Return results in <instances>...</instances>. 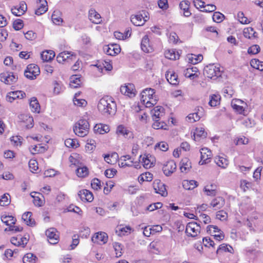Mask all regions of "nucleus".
Listing matches in <instances>:
<instances>
[{
	"label": "nucleus",
	"mask_w": 263,
	"mask_h": 263,
	"mask_svg": "<svg viewBox=\"0 0 263 263\" xmlns=\"http://www.w3.org/2000/svg\"><path fill=\"white\" fill-rule=\"evenodd\" d=\"M98 109L102 115L108 116L115 113L116 104L112 98L107 96L100 100Z\"/></svg>",
	"instance_id": "f257e3e1"
},
{
	"label": "nucleus",
	"mask_w": 263,
	"mask_h": 263,
	"mask_svg": "<svg viewBox=\"0 0 263 263\" xmlns=\"http://www.w3.org/2000/svg\"><path fill=\"white\" fill-rule=\"evenodd\" d=\"M158 98L154 89L147 88L141 93V101L146 107H150L157 103Z\"/></svg>",
	"instance_id": "f03ea898"
},
{
	"label": "nucleus",
	"mask_w": 263,
	"mask_h": 263,
	"mask_svg": "<svg viewBox=\"0 0 263 263\" xmlns=\"http://www.w3.org/2000/svg\"><path fill=\"white\" fill-rule=\"evenodd\" d=\"M89 124L85 119H80L76 122L73 127L75 134L80 137H84L89 133Z\"/></svg>",
	"instance_id": "7ed1b4c3"
},
{
	"label": "nucleus",
	"mask_w": 263,
	"mask_h": 263,
	"mask_svg": "<svg viewBox=\"0 0 263 263\" xmlns=\"http://www.w3.org/2000/svg\"><path fill=\"white\" fill-rule=\"evenodd\" d=\"M203 74L209 78L215 80L221 76L220 67L215 64H209L204 67Z\"/></svg>",
	"instance_id": "20e7f679"
},
{
	"label": "nucleus",
	"mask_w": 263,
	"mask_h": 263,
	"mask_svg": "<svg viewBox=\"0 0 263 263\" xmlns=\"http://www.w3.org/2000/svg\"><path fill=\"white\" fill-rule=\"evenodd\" d=\"M231 106L239 114L246 115L248 105L242 100L238 99H233L231 102Z\"/></svg>",
	"instance_id": "39448f33"
},
{
	"label": "nucleus",
	"mask_w": 263,
	"mask_h": 263,
	"mask_svg": "<svg viewBox=\"0 0 263 263\" xmlns=\"http://www.w3.org/2000/svg\"><path fill=\"white\" fill-rule=\"evenodd\" d=\"M200 226L195 222H189L186 227L185 233L189 236L195 237L200 232Z\"/></svg>",
	"instance_id": "423d86ee"
},
{
	"label": "nucleus",
	"mask_w": 263,
	"mask_h": 263,
	"mask_svg": "<svg viewBox=\"0 0 263 263\" xmlns=\"http://www.w3.org/2000/svg\"><path fill=\"white\" fill-rule=\"evenodd\" d=\"M17 76L13 72H5L0 74L1 81L7 85H11L16 82Z\"/></svg>",
	"instance_id": "0eeeda50"
},
{
	"label": "nucleus",
	"mask_w": 263,
	"mask_h": 263,
	"mask_svg": "<svg viewBox=\"0 0 263 263\" xmlns=\"http://www.w3.org/2000/svg\"><path fill=\"white\" fill-rule=\"evenodd\" d=\"M46 235L48 238L49 242L51 244H56L58 242L59 235L55 228H51L46 231Z\"/></svg>",
	"instance_id": "6e6552de"
},
{
	"label": "nucleus",
	"mask_w": 263,
	"mask_h": 263,
	"mask_svg": "<svg viewBox=\"0 0 263 263\" xmlns=\"http://www.w3.org/2000/svg\"><path fill=\"white\" fill-rule=\"evenodd\" d=\"M120 91L121 93L124 95L128 96L129 97H133L135 95L136 90L133 84L128 83L127 84H125L121 86Z\"/></svg>",
	"instance_id": "1a4fd4ad"
},
{
	"label": "nucleus",
	"mask_w": 263,
	"mask_h": 263,
	"mask_svg": "<svg viewBox=\"0 0 263 263\" xmlns=\"http://www.w3.org/2000/svg\"><path fill=\"white\" fill-rule=\"evenodd\" d=\"M203 111L204 109L202 107H198L197 108L195 109V112L188 115L187 117L188 120L191 123L199 121L203 116Z\"/></svg>",
	"instance_id": "9d476101"
},
{
	"label": "nucleus",
	"mask_w": 263,
	"mask_h": 263,
	"mask_svg": "<svg viewBox=\"0 0 263 263\" xmlns=\"http://www.w3.org/2000/svg\"><path fill=\"white\" fill-rule=\"evenodd\" d=\"M201 160L199 163L201 165L208 163L212 156V152L208 148L204 147L200 149Z\"/></svg>",
	"instance_id": "9b49d317"
},
{
	"label": "nucleus",
	"mask_w": 263,
	"mask_h": 263,
	"mask_svg": "<svg viewBox=\"0 0 263 263\" xmlns=\"http://www.w3.org/2000/svg\"><path fill=\"white\" fill-rule=\"evenodd\" d=\"M176 169V164L174 160L168 161L164 164L162 170L166 176H170Z\"/></svg>",
	"instance_id": "f8f14e48"
},
{
	"label": "nucleus",
	"mask_w": 263,
	"mask_h": 263,
	"mask_svg": "<svg viewBox=\"0 0 263 263\" xmlns=\"http://www.w3.org/2000/svg\"><path fill=\"white\" fill-rule=\"evenodd\" d=\"M25 97L26 93L24 91L20 90L14 91L7 93L6 100L11 103L16 99H23Z\"/></svg>",
	"instance_id": "ddd939ff"
},
{
	"label": "nucleus",
	"mask_w": 263,
	"mask_h": 263,
	"mask_svg": "<svg viewBox=\"0 0 263 263\" xmlns=\"http://www.w3.org/2000/svg\"><path fill=\"white\" fill-rule=\"evenodd\" d=\"M27 9L25 2H21L19 5L11 8L12 13L16 16H21L25 13Z\"/></svg>",
	"instance_id": "4468645a"
},
{
	"label": "nucleus",
	"mask_w": 263,
	"mask_h": 263,
	"mask_svg": "<svg viewBox=\"0 0 263 263\" xmlns=\"http://www.w3.org/2000/svg\"><path fill=\"white\" fill-rule=\"evenodd\" d=\"M108 240V236L105 232H98L91 238V240L94 243L98 244H104Z\"/></svg>",
	"instance_id": "2eb2a0df"
},
{
	"label": "nucleus",
	"mask_w": 263,
	"mask_h": 263,
	"mask_svg": "<svg viewBox=\"0 0 263 263\" xmlns=\"http://www.w3.org/2000/svg\"><path fill=\"white\" fill-rule=\"evenodd\" d=\"M153 120L162 119L165 115L164 109L160 106L154 107L151 111Z\"/></svg>",
	"instance_id": "dca6fc26"
},
{
	"label": "nucleus",
	"mask_w": 263,
	"mask_h": 263,
	"mask_svg": "<svg viewBox=\"0 0 263 263\" xmlns=\"http://www.w3.org/2000/svg\"><path fill=\"white\" fill-rule=\"evenodd\" d=\"M104 52L109 55L115 56L120 52V46L117 44H111L104 47Z\"/></svg>",
	"instance_id": "f3484780"
},
{
	"label": "nucleus",
	"mask_w": 263,
	"mask_h": 263,
	"mask_svg": "<svg viewBox=\"0 0 263 263\" xmlns=\"http://www.w3.org/2000/svg\"><path fill=\"white\" fill-rule=\"evenodd\" d=\"M78 196L80 197L82 201L91 202L93 199L92 193L87 190H82L79 191Z\"/></svg>",
	"instance_id": "a211bd4d"
},
{
	"label": "nucleus",
	"mask_w": 263,
	"mask_h": 263,
	"mask_svg": "<svg viewBox=\"0 0 263 263\" xmlns=\"http://www.w3.org/2000/svg\"><path fill=\"white\" fill-rule=\"evenodd\" d=\"M141 49L145 52H151L153 50V47L149 44V40L147 35H144L141 43Z\"/></svg>",
	"instance_id": "6ab92c4d"
},
{
	"label": "nucleus",
	"mask_w": 263,
	"mask_h": 263,
	"mask_svg": "<svg viewBox=\"0 0 263 263\" xmlns=\"http://www.w3.org/2000/svg\"><path fill=\"white\" fill-rule=\"evenodd\" d=\"M154 188L156 193L159 194L164 197L167 196V192L165 186L163 183L160 182V181H158L157 183L155 182Z\"/></svg>",
	"instance_id": "aec40b11"
},
{
	"label": "nucleus",
	"mask_w": 263,
	"mask_h": 263,
	"mask_svg": "<svg viewBox=\"0 0 263 263\" xmlns=\"http://www.w3.org/2000/svg\"><path fill=\"white\" fill-rule=\"evenodd\" d=\"M89 18L92 23L96 24H100L102 22L101 15L95 9H90L89 11Z\"/></svg>",
	"instance_id": "412c9836"
},
{
	"label": "nucleus",
	"mask_w": 263,
	"mask_h": 263,
	"mask_svg": "<svg viewBox=\"0 0 263 263\" xmlns=\"http://www.w3.org/2000/svg\"><path fill=\"white\" fill-rule=\"evenodd\" d=\"M130 21L135 26H140L143 25L146 21L141 14H137L131 16Z\"/></svg>",
	"instance_id": "4be33fe9"
},
{
	"label": "nucleus",
	"mask_w": 263,
	"mask_h": 263,
	"mask_svg": "<svg viewBox=\"0 0 263 263\" xmlns=\"http://www.w3.org/2000/svg\"><path fill=\"white\" fill-rule=\"evenodd\" d=\"M225 203L224 199L221 197H218L213 199L210 203L214 210H217L221 209Z\"/></svg>",
	"instance_id": "5701e85b"
},
{
	"label": "nucleus",
	"mask_w": 263,
	"mask_h": 263,
	"mask_svg": "<svg viewBox=\"0 0 263 263\" xmlns=\"http://www.w3.org/2000/svg\"><path fill=\"white\" fill-rule=\"evenodd\" d=\"M191 168V162L187 158H184L180 162V170L182 173H187Z\"/></svg>",
	"instance_id": "b1692460"
},
{
	"label": "nucleus",
	"mask_w": 263,
	"mask_h": 263,
	"mask_svg": "<svg viewBox=\"0 0 263 263\" xmlns=\"http://www.w3.org/2000/svg\"><path fill=\"white\" fill-rule=\"evenodd\" d=\"M165 77L167 81L172 85H176L179 83L178 76L173 71H167Z\"/></svg>",
	"instance_id": "393cba45"
},
{
	"label": "nucleus",
	"mask_w": 263,
	"mask_h": 263,
	"mask_svg": "<svg viewBox=\"0 0 263 263\" xmlns=\"http://www.w3.org/2000/svg\"><path fill=\"white\" fill-rule=\"evenodd\" d=\"M206 133L202 127H197L194 133V138L195 141H199L200 139L206 138Z\"/></svg>",
	"instance_id": "a878e982"
},
{
	"label": "nucleus",
	"mask_w": 263,
	"mask_h": 263,
	"mask_svg": "<svg viewBox=\"0 0 263 263\" xmlns=\"http://www.w3.org/2000/svg\"><path fill=\"white\" fill-rule=\"evenodd\" d=\"M73 57H75V55H74L73 54L69 52L66 51H63L61 53H60L57 57V60L58 63H62L63 62L65 61L66 60L69 59L71 58L72 59Z\"/></svg>",
	"instance_id": "bb28decb"
},
{
	"label": "nucleus",
	"mask_w": 263,
	"mask_h": 263,
	"mask_svg": "<svg viewBox=\"0 0 263 263\" xmlns=\"http://www.w3.org/2000/svg\"><path fill=\"white\" fill-rule=\"evenodd\" d=\"M55 56V53L52 50H46L41 53V57L43 61L48 62L53 59Z\"/></svg>",
	"instance_id": "cd10ccee"
},
{
	"label": "nucleus",
	"mask_w": 263,
	"mask_h": 263,
	"mask_svg": "<svg viewBox=\"0 0 263 263\" xmlns=\"http://www.w3.org/2000/svg\"><path fill=\"white\" fill-rule=\"evenodd\" d=\"M31 216L32 213L30 212H26L22 215V219L28 226H33L35 225V221L31 218Z\"/></svg>",
	"instance_id": "c85d7f7f"
},
{
	"label": "nucleus",
	"mask_w": 263,
	"mask_h": 263,
	"mask_svg": "<svg viewBox=\"0 0 263 263\" xmlns=\"http://www.w3.org/2000/svg\"><path fill=\"white\" fill-rule=\"evenodd\" d=\"M30 107L33 112L39 113L40 111V105L35 97L31 98L30 101Z\"/></svg>",
	"instance_id": "c756f323"
},
{
	"label": "nucleus",
	"mask_w": 263,
	"mask_h": 263,
	"mask_svg": "<svg viewBox=\"0 0 263 263\" xmlns=\"http://www.w3.org/2000/svg\"><path fill=\"white\" fill-rule=\"evenodd\" d=\"M165 57L170 60H176L179 59L180 55L178 51H176L174 49H169L165 52Z\"/></svg>",
	"instance_id": "7c9ffc66"
},
{
	"label": "nucleus",
	"mask_w": 263,
	"mask_h": 263,
	"mask_svg": "<svg viewBox=\"0 0 263 263\" xmlns=\"http://www.w3.org/2000/svg\"><path fill=\"white\" fill-rule=\"evenodd\" d=\"M94 130L96 133L100 134H103L109 131V126L102 124H96L94 127Z\"/></svg>",
	"instance_id": "2f4dec72"
},
{
	"label": "nucleus",
	"mask_w": 263,
	"mask_h": 263,
	"mask_svg": "<svg viewBox=\"0 0 263 263\" xmlns=\"http://www.w3.org/2000/svg\"><path fill=\"white\" fill-rule=\"evenodd\" d=\"M41 5L35 10V13L37 15H40L45 13L47 11V3L46 0L40 1Z\"/></svg>",
	"instance_id": "473e14b6"
},
{
	"label": "nucleus",
	"mask_w": 263,
	"mask_h": 263,
	"mask_svg": "<svg viewBox=\"0 0 263 263\" xmlns=\"http://www.w3.org/2000/svg\"><path fill=\"white\" fill-rule=\"evenodd\" d=\"M198 185V183L195 180H184L182 182L183 188L187 190H193Z\"/></svg>",
	"instance_id": "72a5a7b5"
},
{
	"label": "nucleus",
	"mask_w": 263,
	"mask_h": 263,
	"mask_svg": "<svg viewBox=\"0 0 263 263\" xmlns=\"http://www.w3.org/2000/svg\"><path fill=\"white\" fill-rule=\"evenodd\" d=\"M215 162L221 168H226L228 165V160L220 156H217L215 158Z\"/></svg>",
	"instance_id": "f704fd0d"
},
{
	"label": "nucleus",
	"mask_w": 263,
	"mask_h": 263,
	"mask_svg": "<svg viewBox=\"0 0 263 263\" xmlns=\"http://www.w3.org/2000/svg\"><path fill=\"white\" fill-rule=\"evenodd\" d=\"M153 121H154L152 125L153 128L156 129H166L167 126L164 121H161V119L153 120Z\"/></svg>",
	"instance_id": "c9c22d12"
},
{
	"label": "nucleus",
	"mask_w": 263,
	"mask_h": 263,
	"mask_svg": "<svg viewBox=\"0 0 263 263\" xmlns=\"http://www.w3.org/2000/svg\"><path fill=\"white\" fill-rule=\"evenodd\" d=\"M1 220L3 223L9 227H10L12 224H14L16 221V220L12 216L2 215Z\"/></svg>",
	"instance_id": "e433bc0d"
},
{
	"label": "nucleus",
	"mask_w": 263,
	"mask_h": 263,
	"mask_svg": "<svg viewBox=\"0 0 263 263\" xmlns=\"http://www.w3.org/2000/svg\"><path fill=\"white\" fill-rule=\"evenodd\" d=\"M220 96L219 95H212L210 97L209 104L211 106H216L220 104Z\"/></svg>",
	"instance_id": "4c0bfd02"
},
{
	"label": "nucleus",
	"mask_w": 263,
	"mask_h": 263,
	"mask_svg": "<svg viewBox=\"0 0 263 263\" xmlns=\"http://www.w3.org/2000/svg\"><path fill=\"white\" fill-rule=\"evenodd\" d=\"M243 33L245 37L251 39L255 37L256 32L254 31L253 28L248 27L243 29Z\"/></svg>",
	"instance_id": "58836bf2"
},
{
	"label": "nucleus",
	"mask_w": 263,
	"mask_h": 263,
	"mask_svg": "<svg viewBox=\"0 0 263 263\" xmlns=\"http://www.w3.org/2000/svg\"><path fill=\"white\" fill-rule=\"evenodd\" d=\"M81 83L80 78L77 75L72 76L70 78V86L71 88H77Z\"/></svg>",
	"instance_id": "ea45409f"
},
{
	"label": "nucleus",
	"mask_w": 263,
	"mask_h": 263,
	"mask_svg": "<svg viewBox=\"0 0 263 263\" xmlns=\"http://www.w3.org/2000/svg\"><path fill=\"white\" fill-rule=\"evenodd\" d=\"M152 179L153 174L149 172L142 174L138 177V180L140 183L143 181H151Z\"/></svg>",
	"instance_id": "a19ab883"
},
{
	"label": "nucleus",
	"mask_w": 263,
	"mask_h": 263,
	"mask_svg": "<svg viewBox=\"0 0 263 263\" xmlns=\"http://www.w3.org/2000/svg\"><path fill=\"white\" fill-rule=\"evenodd\" d=\"M80 95V93H76L73 99V103L75 105L82 107L87 104V102L84 99H78L77 97Z\"/></svg>",
	"instance_id": "79ce46f5"
},
{
	"label": "nucleus",
	"mask_w": 263,
	"mask_h": 263,
	"mask_svg": "<svg viewBox=\"0 0 263 263\" xmlns=\"http://www.w3.org/2000/svg\"><path fill=\"white\" fill-rule=\"evenodd\" d=\"M37 257L32 253H27L23 257L24 263H35Z\"/></svg>",
	"instance_id": "37998d69"
},
{
	"label": "nucleus",
	"mask_w": 263,
	"mask_h": 263,
	"mask_svg": "<svg viewBox=\"0 0 263 263\" xmlns=\"http://www.w3.org/2000/svg\"><path fill=\"white\" fill-rule=\"evenodd\" d=\"M105 161L109 164H114L118 157V154L114 153L111 155L107 154L104 156Z\"/></svg>",
	"instance_id": "c03bdc74"
},
{
	"label": "nucleus",
	"mask_w": 263,
	"mask_h": 263,
	"mask_svg": "<svg viewBox=\"0 0 263 263\" xmlns=\"http://www.w3.org/2000/svg\"><path fill=\"white\" fill-rule=\"evenodd\" d=\"M203 59V57L201 54L196 55L194 54H192L189 57V60L190 63L193 64H196L199 62H201Z\"/></svg>",
	"instance_id": "a18cd8bd"
},
{
	"label": "nucleus",
	"mask_w": 263,
	"mask_h": 263,
	"mask_svg": "<svg viewBox=\"0 0 263 263\" xmlns=\"http://www.w3.org/2000/svg\"><path fill=\"white\" fill-rule=\"evenodd\" d=\"M117 133L123 135L126 138L127 137L128 135H129V138L132 137L133 135L131 132H130L128 130H127L126 128L122 125H120L118 127Z\"/></svg>",
	"instance_id": "49530a36"
},
{
	"label": "nucleus",
	"mask_w": 263,
	"mask_h": 263,
	"mask_svg": "<svg viewBox=\"0 0 263 263\" xmlns=\"http://www.w3.org/2000/svg\"><path fill=\"white\" fill-rule=\"evenodd\" d=\"M221 251H224L226 252H230L231 253H233V248L231 246L228 245L226 243L221 244L219 246V248L217 250V253H218L219 252H220Z\"/></svg>",
	"instance_id": "de8ad7c7"
},
{
	"label": "nucleus",
	"mask_w": 263,
	"mask_h": 263,
	"mask_svg": "<svg viewBox=\"0 0 263 263\" xmlns=\"http://www.w3.org/2000/svg\"><path fill=\"white\" fill-rule=\"evenodd\" d=\"M65 145L68 147L76 148L79 144L76 139H67L65 141Z\"/></svg>",
	"instance_id": "09e8293b"
},
{
	"label": "nucleus",
	"mask_w": 263,
	"mask_h": 263,
	"mask_svg": "<svg viewBox=\"0 0 263 263\" xmlns=\"http://www.w3.org/2000/svg\"><path fill=\"white\" fill-rule=\"evenodd\" d=\"M204 192L206 193L208 196H215L216 194V190L214 189V185L211 184L210 186H206L204 188Z\"/></svg>",
	"instance_id": "8fccbe9b"
},
{
	"label": "nucleus",
	"mask_w": 263,
	"mask_h": 263,
	"mask_svg": "<svg viewBox=\"0 0 263 263\" xmlns=\"http://www.w3.org/2000/svg\"><path fill=\"white\" fill-rule=\"evenodd\" d=\"M112 245L116 252V257H120L122 255V247L121 244L117 242H115Z\"/></svg>",
	"instance_id": "3c124183"
},
{
	"label": "nucleus",
	"mask_w": 263,
	"mask_h": 263,
	"mask_svg": "<svg viewBox=\"0 0 263 263\" xmlns=\"http://www.w3.org/2000/svg\"><path fill=\"white\" fill-rule=\"evenodd\" d=\"M88 174V170L87 167L83 166L77 168V174L79 177H84Z\"/></svg>",
	"instance_id": "603ef678"
},
{
	"label": "nucleus",
	"mask_w": 263,
	"mask_h": 263,
	"mask_svg": "<svg viewBox=\"0 0 263 263\" xmlns=\"http://www.w3.org/2000/svg\"><path fill=\"white\" fill-rule=\"evenodd\" d=\"M251 65L254 68L263 70V63L258 60L254 59L251 61Z\"/></svg>",
	"instance_id": "864d4df0"
},
{
	"label": "nucleus",
	"mask_w": 263,
	"mask_h": 263,
	"mask_svg": "<svg viewBox=\"0 0 263 263\" xmlns=\"http://www.w3.org/2000/svg\"><path fill=\"white\" fill-rule=\"evenodd\" d=\"M10 197L8 194H5L1 196L0 198V205L6 206L9 204L10 200L9 199Z\"/></svg>",
	"instance_id": "5fc2aeb1"
},
{
	"label": "nucleus",
	"mask_w": 263,
	"mask_h": 263,
	"mask_svg": "<svg viewBox=\"0 0 263 263\" xmlns=\"http://www.w3.org/2000/svg\"><path fill=\"white\" fill-rule=\"evenodd\" d=\"M58 11H54L51 16L53 23L56 25H60L63 21L62 18L58 16Z\"/></svg>",
	"instance_id": "6e6d98bb"
},
{
	"label": "nucleus",
	"mask_w": 263,
	"mask_h": 263,
	"mask_svg": "<svg viewBox=\"0 0 263 263\" xmlns=\"http://www.w3.org/2000/svg\"><path fill=\"white\" fill-rule=\"evenodd\" d=\"M24 119L26 120V121H24L25 124V126L27 128H31L33 126V119L32 117L28 116H24Z\"/></svg>",
	"instance_id": "4d7b16f0"
},
{
	"label": "nucleus",
	"mask_w": 263,
	"mask_h": 263,
	"mask_svg": "<svg viewBox=\"0 0 263 263\" xmlns=\"http://www.w3.org/2000/svg\"><path fill=\"white\" fill-rule=\"evenodd\" d=\"M27 68L31 71L32 74L34 73L38 76L40 72V68L38 66L34 64L28 65Z\"/></svg>",
	"instance_id": "13d9d810"
},
{
	"label": "nucleus",
	"mask_w": 263,
	"mask_h": 263,
	"mask_svg": "<svg viewBox=\"0 0 263 263\" xmlns=\"http://www.w3.org/2000/svg\"><path fill=\"white\" fill-rule=\"evenodd\" d=\"M212 17L214 22L216 23H220L223 21L224 16L219 12H215Z\"/></svg>",
	"instance_id": "bf43d9fd"
},
{
	"label": "nucleus",
	"mask_w": 263,
	"mask_h": 263,
	"mask_svg": "<svg viewBox=\"0 0 263 263\" xmlns=\"http://www.w3.org/2000/svg\"><path fill=\"white\" fill-rule=\"evenodd\" d=\"M184 75L186 78H189L191 79H194L195 78L197 77V75L196 73H193L192 69L187 68L184 71Z\"/></svg>",
	"instance_id": "052dcab7"
},
{
	"label": "nucleus",
	"mask_w": 263,
	"mask_h": 263,
	"mask_svg": "<svg viewBox=\"0 0 263 263\" xmlns=\"http://www.w3.org/2000/svg\"><path fill=\"white\" fill-rule=\"evenodd\" d=\"M248 139L246 138L244 136L238 137L234 140V143L236 145L240 144H247L248 143Z\"/></svg>",
	"instance_id": "680f3d73"
},
{
	"label": "nucleus",
	"mask_w": 263,
	"mask_h": 263,
	"mask_svg": "<svg viewBox=\"0 0 263 263\" xmlns=\"http://www.w3.org/2000/svg\"><path fill=\"white\" fill-rule=\"evenodd\" d=\"M162 206L161 202H156L150 204L146 208V210L152 212L155 210L160 209Z\"/></svg>",
	"instance_id": "e2e57ef3"
},
{
	"label": "nucleus",
	"mask_w": 263,
	"mask_h": 263,
	"mask_svg": "<svg viewBox=\"0 0 263 263\" xmlns=\"http://www.w3.org/2000/svg\"><path fill=\"white\" fill-rule=\"evenodd\" d=\"M143 166L146 168H148L153 166V162H151V160L148 158L147 156L143 157L142 159Z\"/></svg>",
	"instance_id": "0e129e2a"
},
{
	"label": "nucleus",
	"mask_w": 263,
	"mask_h": 263,
	"mask_svg": "<svg viewBox=\"0 0 263 263\" xmlns=\"http://www.w3.org/2000/svg\"><path fill=\"white\" fill-rule=\"evenodd\" d=\"M29 166L30 171L34 173L38 169V163L35 160H30L29 162Z\"/></svg>",
	"instance_id": "69168bd1"
},
{
	"label": "nucleus",
	"mask_w": 263,
	"mask_h": 263,
	"mask_svg": "<svg viewBox=\"0 0 263 263\" xmlns=\"http://www.w3.org/2000/svg\"><path fill=\"white\" fill-rule=\"evenodd\" d=\"M260 51V47L258 45H254L249 48L248 52L249 54H255L258 53Z\"/></svg>",
	"instance_id": "338daca9"
},
{
	"label": "nucleus",
	"mask_w": 263,
	"mask_h": 263,
	"mask_svg": "<svg viewBox=\"0 0 263 263\" xmlns=\"http://www.w3.org/2000/svg\"><path fill=\"white\" fill-rule=\"evenodd\" d=\"M216 217L217 219H219L220 220H224L227 218L228 214L224 211H219L218 212H217Z\"/></svg>",
	"instance_id": "774afa93"
}]
</instances>
